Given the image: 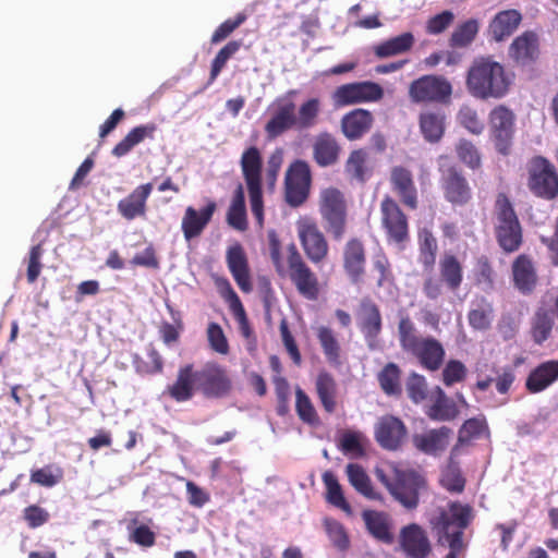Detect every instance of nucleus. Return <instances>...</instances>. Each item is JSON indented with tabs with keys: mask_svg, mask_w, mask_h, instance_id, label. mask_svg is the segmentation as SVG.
<instances>
[{
	"mask_svg": "<svg viewBox=\"0 0 558 558\" xmlns=\"http://www.w3.org/2000/svg\"><path fill=\"white\" fill-rule=\"evenodd\" d=\"M315 333L327 362L331 365H340L341 344L335 330L328 326H319Z\"/></svg>",
	"mask_w": 558,
	"mask_h": 558,
	"instance_id": "a18cd8bd",
	"label": "nucleus"
},
{
	"mask_svg": "<svg viewBox=\"0 0 558 558\" xmlns=\"http://www.w3.org/2000/svg\"><path fill=\"white\" fill-rule=\"evenodd\" d=\"M493 304L485 298H481L476 306L471 308L468 313V320L470 326L475 330H487L492 326L493 320Z\"/></svg>",
	"mask_w": 558,
	"mask_h": 558,
	"instance_id": "5fc2aeb1",
	"label": "nucleus"
},
{
	"mask_svg": "<svg viewBox=\"0 0 558 558\" xmlns=\"http://www.w3.org/2000/svg\"><path fill=\"white\" fill-rule=\"evenodd\" d=\"M312 184L310 166L304 160L293 161L287 170L284 179L286 202L299 207L306 202Z\"/></svg>",
	"mask_w": 558,
	"mask_h": 558,
	"instance_id": "dca6fc26",
	"label": "nucleus"
},
{
	"mask_svg": "<svg viewBox=\"0 0 558 558\" xmlns=\"http://www.w3.org/2000/svg\"><path fill=\"white\" fill-rule=\"evenodd\" d=\"M356 325L366 342L372 345L383 330V317L379 306L368 296L363 298L357 306Z\"/></svg>",
	"mask_w": 558,
	"mask_h": 558,
	"instance_id": "412c9836",
	"label": "nucleus"
},
{
	"mask_svg": "<svg viewBox=\"0 0 558 558\" xmlns=\"http://www.w3.org/2000/svg\"><path fill=\"white\" fill-rule=\"evenodd\" d=\"M151 191V183L136 186L128 196L118 202V213L129 221L136 218H144L147 213V199Z\"/></svg>",
	"mask_w": 558,
	"mask_h": 558,
	"instance_id": "cd10ccee",
	"label": "nucleus"
},
{
	"mask_svg": "<svg viewBox=\"0 0 558 558\" xmlns=\"http://www.w3.org/2000/svg\"><path fill=\"white\" fill-rule=\"evenodd\" d=\"M323 524L332 545L340 551L348 550L350 538L343 524L332 518H325Z\"/></svg>",
	"mask_w": 558,
	"mask_h": 558,
	"instance_id": "052dcab7",
	"label": "nucleus"
},
{
	"mask_svg": "<svg viewBox=\"0 0 558 558\" xmlns=\"http://www.w3.org/2000/svg\"><path fill=\"white\" fill-rule=\"evenodd\" d=\"M217 209V204L213 199H207L205 207L196 210L194 207H186L181 221V230L184 239L191 241L198 238L208 223Z\"/></svg>",
	"mask_w": 558,
	"mask_h": 558,
	"instance_id": "5701e85b",
	"label": "nucleus"
},
{
	"mask_svg": "<svg viewBox=\"0 0 558 558\" xmlns=\"http://www.w3.org/2000/svg\"><path fill=\"white\" fill-rule=\"evenodd\" d=\"M295 411L299 418L311 426L319 424V416L310 397L301 389L295 390Z\"/></svg>",
	"mask_w": 558,
	"mask_h": 558,
	"instance_id": "13d9d810",
	"label": "nucleus"
},
{
	"mask_svg": "<svg viewBox=\"0 0 558 558\" xmlns=\"http://www.w3.org/2000/svg\"><path fill=\"white\" fill-rule=\"evenodd\" d=\"M156 123H146L131 129L128 134L112 148V155L120 158L128 155L136 145L145 140H154Z\"/></svg>",
	"mask_w": 558,
	"mask_h": 558,
	"instance_id": "4c0bfd02",
	"label": "nucleus"
},
{
	"mask_svg": "<svg viewBox=\"0 0 558 558\" xmlns=\"http://www.w3.org/2000/svg\"><path fill=\"white\" fill-rule=\"evenodd\" d=\"M341 151V147L333 135L322 133L316 137L313 145V156L316 163L320 167L335 165Z\"/></svg>",
	"mask_w": 558,
	"mask_h": 558,
	"instance_id": "e433bc0d",
	"label": "nucleus"
},
{
	"mask_svg": "<svg viewBox=\"0 0 558 558\" xmlns=\"http://www.w3.org/2000/svg\"><path fill=\"white\" fill-rule=\"evenodd\" d=\"M478 29L480 24L475 19H470L459 24L449 38V46L451 48H465L470 46L474 41Z\"/></svg>",
	"mask_w": 558,
	"mask_h": 558,
	"instance_id": "6e6d98bb",
	"label": "nucleus"
},
{
	"mask_svg": "<svg viewBox=\"0 0 558 558\" xmlns=\"http://www.w3.org/2000/svg\"><path fill=\"white\" fill-rule=\"evenodd\" d=\"M507 53L514 68L534 70L542 54L539 36L534 31L523 32L512 40Z\"/></svg>",
	"mask_w": 558,
	"mask_h": 558,
	"instance_id": "2eb2a0df",
	"label": "nucleus"
},
{
	"mask_svg": "<svg viewBox=\"0 0 558 558\" xmlns=\"http://www.w3.org/2000/svg\"><path fill=\"white\" fill-rule=\"evenodd\" d=\"M515 114L505 105L495 106L488 114L489 137L496 151L502 156L511 153Z\"/></svg>",
	"mask_w": 558,
	"mask_h": 558,
	"instance_id": "f8f14e48",
	"label": "nucleus"
},
{
	"mask_svg": "<svg viewBox=\"0 0 558 558\" xmlns=\"http://www.w3.org/2000/svg\"><path fill=\"white\" fill-rule=\"evenodd\" d=\"M438 171L444 198L454 207L466 206L473 198V190L463 170L454 163H448L440 165Z\"/></svg>",
	"mask_w": 558,
	"mask_h": 558,
	"instance_id": "9b49d317",
	"label": "nucleus"
},
{
	"mask_svg": "<svg viewBox=\"0 0 558 558\" xmlns=\"http://www.w3.org/2000/svg\"><path fill=\"white\" fill-rule=\"evenodd\" d=\"M315 389L323 409L327 413H333L337 409L338 393L333 376L326 371L319 372L315 381Z\"/></svg>",
	"mask_w": 558,
	"mask_h": 558,
	"instance_id": "79ce46f5",
	"label": "nucleus"
},
{
	"mask_svg": "<svg viewBox=\"0 0 558 558\" xmlns=\"http://www.w3.org/2000/svg\"><path fill=\"white\" fill-rule=\"evenodd\" d=\"M495 238L506 254L517 252L523 243V230L517 213L506 194H499L495 203Z\"/></svg>",
	"mask_w": 558,
	"mask_h": 558,
	"instance_id": "423d86ee",
	"label": "nucleus"
},
{
	"mask_svg": "<svg viewBox=\"0 0 558 558\" xmlns=\"http://www.w3.org/2000/svg\"><path fill=\"white\" fill-rule=\"evenodd\" d=\"M381 225L388 241L403 244L409 240V223L405 214L390 196H385L380 203Z\"/></svg>",
	"mask_w": 558,
	"mask_h": 558,
	"instance_id": "a211bd4d",
	"label": "nucleus"
},
{
	"mask_svg": "<svg viewBox=\"0 0 558 558\" xmlns=\"http://www.w3.org/2000/svg\"><path fill=\"white\" fill-rule=\"evenodd\" d=\"M374 124V116L369 110L356 108L345 113L340 128L345 138L356 141L367 134Z\"/></svg>",
	"mask_w": 558,
	"mask_h": 558,
	"instance_id": "c756f323",
	"label": "nucleus"
},
{
	"mask_svg": "<svg viewBox=\"0 0 558 558\" xmlns=\"http://www.w3.org/2000/svg\"><path fill=\"white\" fill-rule=\"evenodd\" d=\"M298 90L290 89L284 96L276 98L270 107V118L264 126L267 140H275L290 130L306 131L319 121L322 101L317 97L307 98L296 110L291 97Z\"/></svg>",
	"mask_w": 558,
	"mask_h": 558,
	"instance_id": "f257e3e1",
	"label": "nucleus"
},
{
	"mask_svg": "<svg viewBox=\"0 0 558 558\" xmlns=\"http://www.w3.org/2000/svg\"><path fill=\"white\" fill-rule=\"evenodd\" d=\"M452 85L441 75L426 74L409 86V97L415 104L448 105L451 101Z\"/></svg>",
	"mask_w": 558,
	"mask_h": 558,
	"instance_id": "9d476101",
	"label": "nucleus"
},
{
	"mask_svg": "<svg viewBox=\"0 0 558 558\" xmlns=\"http://www.w3.org/2000/svg\"><path fill=\"white\" fill-rule=\"evenodd\" d=\"M378 480L386 486L390 495L408 510L416 509L420 495L427 487L423 475L414 470L395 469L392 477L383 471L377 472Z\"/></svg>",
	"mask_w": 558,
	"mask_h": 558,
	"instance_id": "39448f33",
	"label": "nucleus"
},
{
	"mask_svg": "<svg viewBox=\"0 0 558 558\" xmlns=\"http://www.w3.org/2000/svg\"><path fill=\"white\" fill-rule=\"evenodd\" d=\"M452 429L447 426L430 429L424 434H415L412 437L414 447L428 456H437L446 450Z\"/></svg>",
	"mask_w": 558,
	"mask_h": 558,
	"instance_id": "72a5a7b5",
	"label": "nucleus"
},
{
	"mask_svg": "<svg viewBox=\"0 0 558 558\" xmlns=\"http://www.w3.org/2000/svg\"><path fill=\"white\" fill-rule=\"evenodd\" d=\"M362 518L367 532L377 541L391 544L393 535L390 531V520L387 513L376 510H364Z\"/></svg>",
	"mask_w": 558,
	"mask_h": 558,
	"instance_id": "58836bf2",
	"label": "nucleus"
},
{
	"mask_svg": "<svg viewBox=\"0 0 558 558\" xmlns=\"http://www.w3.org/2000/svg\"><path fill=\"white\" fill-rule=\"evenodd\" d=\"M197 390L207 399H221L229 396L233 383L228 369L217 362H207L196 369Z\"/></svg>",
	"mask_w": 558,
	"mask_h": 558,
	"instance_id": "ddd939ff",
	"label": "nucleus"
},
{
	"mask_svg": "<svg viewBox=\"0 0 558 558\" xmlns=\"http://www.w3.org/2000/svg\"><path fill=\"white\" fill-rule=\"evenodd\" d=\"M514 288L522 294L533 293L537 286L538 276L533 258L526 254L518 255L511 265Z\"/></svg>",
	"mask_w": 558,
	"mask_h": 558,
	"instance_id": "c85d7f7f",
	"label": "nucleus"
},
{
	"mask_svg": "<svg viewBox=\"0 0 558 558\" xmlns=\"http://www.w3.org/2000/svg\"><path fill=\"white\" fill-rule=\"evenodd\" d=\"M457 122L473 135H481L485 129L477 110L471 105H462L457 112Z\"/></svg>",
	"mask_w": 558,
	"mask_h": 558,
	"instance_id": "bf43d9fd",
	"label": "nucleus"
},
{
	"mask_svg": "<svg viewBox=\"0 0 558 558\" xmlns=\"http://www.w3.org/2000/svg\"><path fill=\"white\" fill-rule=\"evenodd\" d=\"M437 248V240L433 233L427 229H423L418 233V260L424 270L433 271Z\"/></svg>",
	"mask_w": 558,
	"mask_h": 558,
	"instance_id": "3c124183",
	"label": "nucleus"
},
{
	"mask_svg": "<svg viewBox=\"0 0 558 558\" xmlns=\"http://www.w3.org/2000/svg\"><path fill=\"white\" fill-rule=\"evenodd\" d=\"M407 391L409 398L414 403H421L427 398V383L423 375L412 373L407 380Z\"/></svg>",
	"mask_w": 558,
	"mask_h": 558,
	"instance_id": "774afa93",
	"label": "nucleus"
},
{
	"mask_svg": "<svg viewBox=\"0 0 558 558\" xmlns=\"http://www.w3.org/2000/svg\"><path fill=\"white\" fill-rule=\"evenodd\" d=\"M558 380V360H548L535 366L525 379L530 393H539Z\"/></svg>",
	"mask_w": 558,
	"mask_h": 558,
	"instance_id": "f704fd0d",
	"label": "nucleus"
},
{
	"mask_svg": "<svg viewBox=\"0 0 558 558\" xmlns=\"http://www.w3.org/2000/svg\"><path fill=\"white\" fill-rule=\"evenodd\" d=\"M494 277L495 271L488 256H478L475 262L476 283L483 286L486 289H492L494 287Z\"/></svg>",
	"mask_w": 558,
	"mask_h": 558,
	"instance_id": "338daca9",
	"label": "nucleus"
},
{
	"mask_svg": "<svg viewBox=\"0 0 558 558\" xmlns=\"http://www.w3.org/2000/svg\"><path fill=\"white\" fill-rule=\"evenodd\" d=\"M240 166L246 183L251 210L259 227L264 225V201L262 190L263 158L256 146L245 149Z\"/></svg>",
	"mask_w": 558,
	"mask_h": 558,
	"instance_id": "6e6552de",
	"label": "nucleus"
},
{
	"mask_svg": "<svg viewBox=\"0 0 558 558\" xmlns=\"http://www.w3.org/2000/svg\"><path fill=\"white\" fill-rule=\"evenodd\" d=\"M296 230L308 260L313 264L322 263L328 256L329 244L317 222L308 217L302 218L296 222Z\"/></svg>",
	"mask_w": 558,
	"mask_h": 558,
	"instance_id": "f3484780",
	"label": "nucleus"
},
{
	"mask_svg": "<svg viewBox=\"0 0 558 558\" xmlns=\"http://www.w3.org/2000/svg\"><path fill=\"white\" fill-rule=\"evenodd\" d=\"M364 439L365 437L362 433L347 430L341 435L339 446L343 453L360 458L365 454V449L363 446Z\"/></svg>",
	"mask_w": 558,
	"mask_h": 558,
	"instance_id": "0e129e2a",
	"label": "nucleus"
},
{
	"mask_svg": "<svg viewBox=\"0 0 558 558\" xmlns=\"http://www.w3.org/2000/svg\"><path fill=\"white\" fill-rule=\"evenodd\" d=\"M420 130L428 143H438L446 130V116L440 110H426L418 117Z\"/></svg>",
	"mask_w": 558,
	"mask_h": 558,
	"instance_id": "ea45409f",
	"label": "nucleus"
},
{
	"mask_svg": "<svg viewBox=\"0 0 558 558\" xmlns=\"http://www.w3.org/2000/svg\"><path fill=\"white\" fill-rule=\"evenodd\" d=\"M457 464V459L453 461L449 459V465L441 475V485L450 493H461L465 486V480Z\"/></svg>",
	"mask_w": 558,
	"mask_h": 558,
	"instance_id": "e2e57ef3",
	"label": "nucleus"
},
{
	"mask_svg": "<svg viewBox=\"0 0 558 558\" xmlns=\"http://www.w3.org/2000/svg\"><path fill=\"white\" fill-rule=\"evenodd\" d=\"M521 21L522 14L515 9L498 12L487 27L489 39L496 43L505 41L518 29Z\"/></svg>",
	"mask_w": 558,
	"mask_h": 558,
	"instance_id": "2f4dec72",
	"label": "nucleus"
},
{
	"mask_svg": "<svg viewBox=\"0 0 558 558\" xmlns=\"http://www.w3.org/2000/svg\"><path fill=\"white\" fill-rule=\"evenodd\" d=\"M399 543L408 558H428L433 551L426 531L417 523H411L400 530Z\"/></svg>",
	"mask_w": 558,
	"mask_h": 558,
	"instance_id": "4be33fe9",
	"label": "nucleus"
},
{
	"mask_svg": "<svg viewBox=\"0 0 558 558\" xmlns=\"http://www.w3.org/2000/svg\"><path fill=\"white\" fill-rule=\"evenodd\" d=\"M438 267L445 287L452 292L459 290L463 282V265L458 256L445 253L439 259Z\"/></svg>",
	"mask_w": 558,
	"mask_h": 558,
	"instance_id": "a19ab883",
	"label": "nucleus"
},
{
	"mask_svg": "<svg viewBox=\"0 0 558 558\" xmlns=\"http://www.w3.org/2000/svg\"><path fill=\"white\" fill-rule=\"evenodd\" d=\"M512 84V74L493 56L475 58L465 76L469 94L480 100L502 99L509 94Z\"/></svg>",
	"mask_w": 558,
	"mask_h": 558,
	"instance_id": "20e7f679",
	"label": "nucleus"
},
{
	"mask_svg": "<svg viewBox=\"0 0 558 558\" xmlns=\"http://www.w3.org/2000/svg\"><path fill=\"white\" fill-rule=\"evenodd\" d=\"M345 471L350 484L356 492L368 499L381 500V495L374 489L369 476L360 464L349 463Z\"/></svg>",
	"mask_w": 558,
	"mask_h": 558,
	"instance_id": "de8ad7c7",
	"label": "nucleus"
},
{
	"mask_svg": "<svg viewBox=\"0 0 558 558\" xmlns=\"http://www.w3.org/2000/svg\"><path fill=\"white\" fill-rule=\"evenodd\" d=\"M269 254L278 275L288 278L300 296L307 301L318 300L322 292L319 278L294 243L286 247V254L282 257L280 241L276 234H270Z\"/></svg>",
	"mask_w": 558,
	"mask_h": 558,
	"instance_id": "f03ea898",
	"label": "nucleus"
},
{
	"mask_svg": "<svg viewBox=\"0 0 558 558\" xmlns=\"http://www.w3.org/2000/svg\"><path fill=\"white\" fill-rule=\"evenodd\" d=\"M226 262L234 281L241 291L248 293L253 289L248 260L243 246L236 242L229 246L226 254Z\"/></svg>",
	"mask_w": 558,
	"mask_h": 558,
	"instance_id": "bb28decb",
	"label": "nucleus"
},
{
	"mask_svg": "<svg viewBox=\"0 0 558 558\" xmlns=\"http://www.w3.org/2000/svg\"><path fill=\"white\" fill-rule=\"evenodd\" d=\"M475 518L474 509L469 504L451 501L448 509H441L430 519V529L439 546L449 548L445 558H459L464 556L468 542L464 541V531Z\"/></svg>",
	"mask_w": 558,
	"mask_h": 558,
	"instance_id": "7ed1b4c3",
	"label": "nucleus"
},
{
	"mask_svg": "<svg viewBox=\"0 0 558 558\" xmlns=\"http://www.w3.org/2000/svg\"><path fill=\"white\" fill-rule=\"evenodd\" d=\"M225 288H226V290L222 292V296L228 302L229 308H230L233 317L235 318V320L239 324V329H240L241 335L244 338L248 339L252 337L253 330L250 326V322L246 316L245 308H244L240 298L238 296V294L235 293V291L233 290V288L227 280L225 281Z\"/></svg>",
	"mask_w": 558,
	"mask_h": 558,
	"instance_id": "49530a36",
	"label": "nucleus"
},
{
	"mask_svg": "<svg viewBox=\"0 0 558 558\" xmlns=\"http://www.w3.org/2000/svg\"><path fill=\"white\" fill-rule=\"evenodd\" d=\"M384 97L383 87L372 81L354 82L338 86L331 94L335 108L364 102H375Z\"/></svg>",
	"mask_w": 558,
	"mask_h": 558,
	"instance_id": "4468645a",
	"label": "nucleus"
},
{
	"mask_svg": "<svg viewBox=\"0 0 558 558\" xmlns=\"http://www.w3.org/2000/svg\"><path fill=\"white\" fill-rule=\"evenodd\" d=\"M408 352L417 359L422 367L430 372L441 367L446 355L441 342L434 337H423Z\"/></svg>",
	"mask_w": 558,
	"mask_h": 558,
	"instance_id": "a878e982",
	"label": "nucleus"
},
{
	"mask_svg": "<svg viewBox=\"0 0 558 558\" xmlns=\"http://www.w3.org/2000/svg\"><path fill=\"white\" fill-rule=\"evenodd\" d=\"M408 437L404 422L391 414L378 418L374 426V438L378 446L387 451L401 449Z\"/></svg>",
	"mask_w": 558,
	"mask_h": 558,
	"instance_id": "6ab92c4d",
	"label": "nucleus"
},
{
	"mask_svg": "<svg viewBox=\"0 0 558 558\" xmlns=\"http://www.w3.org/2000/svg\"><path fill=\"white\" fill-rule=\"evenodd\" d=\"M241 46L242 40H231L217 52L216 57L211 61L209 78L202 90L209 87L217 80L228 60L240 50Z\"/></svg>",
	"mask_w": 558,
	"mask_h": 558,
	"instance_id": "864d4df0",
	"label": "nucleus"
},
{
	"mask_svg": "<svg viewBox=\"0 0 558 558\" xmlns=\"http://www.w3.org/2000/svg\"><path fill=\"white\" fill-rule=\"evenodd\" d=\"M344 171L350 180L365 183L374 172L368 151L365 148L352 150L345 161Z\"/></svg>",
	"mask_w": 558,
	"mask_h": 558,
	"instance_id": "c9c22d12",
	"label": "nucleus"
},
{
	"mask_svg": "<svg viewBox=\"0 0 558 558\" xmlns=\"http://www.w3.org/2000/svg\"><path fill=\"white\" fill-rule=\"evenodd\" d=\"M433 421H452L459 415V409L440 387L435 389V400L425 411Z\"/></svg>",
	"mask_w": 558,
	"mask_h": 558,
	"instance_id": "37998d69",
	"label": "nucleus"
},
{
	"mask_svg": "<svg viewBox=\"0 0 558 558\" xmlns=\"http://www.w3.org/2000/svg\"><path fill=\"white\" fill-rule=\"evenodd\" d=\"M197 390L196 369L193 364H185L178 371L175 380L168 385L165 393L177 402H186Z\"/></svg>",
	"mask_w": 558,
	"mask_h": 558,
	"instance_id": "7c9ffc66",
	"label": "nucleus"
},
{
	"mask_svg": "<svg viewBox=\"0 0 558 558\" xmlns=\"http://www.w3.org/2000/svg\"><path fill=\"white\" fill-rule=\"evenodd\" d=\"M322 480L326 487V500L350 514L352 512L350 504L347 501L342 487L337 476L331 471H326L322 475Z\"/></svg>",
	"mask_w": 558,
	"mask_h": 558,
	"instance_id": "8fccbe9b",
	"label": "nucleus"
},
{
	"mask_svg": "<svg viewBox=\"0 0 558 558\" xmlns=\"http://www.w3.org/2000/svg\"><path fill=\"white\" fill-rule=\"evenodd\" d=\"M390 184L400 202L409 209L415 210L418 206V194L411 170L396 166L390 171Z\"/></svg>",
	"mask_w": 558,
	"mask_h": 558,
	"instance_id": "b1692460",
	"label": "nucleus"
},
{
	"mask_svg": "<svg viewBox=\"0 0 558 558\" xmlns=\"http://www.w3.org/2000/svg\"><path fill=\"white\" fill-rule=\"evenodd\" d=\"M343 269L352 283H360L365 275L366 250L357 238L350 239L343 247Z\"/></svg>",
	"mask_w": 558,
	"mask_h": 558,
	"instance_id": "393cba45",
	"label": "nucleus"
},
{
	"mask_svg": "<svg viewBox=\"0 0 558 558\" xmlns=\"http://www.w3.org/2000/svg\"><path fill=\"white\" fill-rule=\"evenodd\" d=\"M456 154L459 160L472 170H476L482 166L481 154L470 140H459L456 145Z\"/></svg>",
	"mask_w": 558,
	"mask_h": 558,
	"instance_id": "680f3d73",
	"label": "nucleus"
},
{
	"mask_svg": "<svg viewBox=\"0 0 558 558\" xmlns=\"http://www.w3.org/2000/svg\"><path fill=\"white\" fill-rule=\"evenodd\" d=\"M149 362L144 361L138 354L133 356L135 371L141 375H155L163 371V360L157 349L150 343L147 349Z\"/></svg>",
	"mask_w": 558,
	"mask_h": 558,
	"instance_id": "4d7b16f0",
	"label": "nucleus"
},
{
	"mask_svg": "<svg viewBox=\"0 0 558 558\" xmlns=\"http://www.w3.org/2000/svg\"><path fill=\"white\" fill-rule=\"evenodd\" d=\"M526 185L535 197L555 201L558 197V171L555 165L543 156L533 157L527 165Z\"/></svg>",
	"mask_w": 558,
	"mask_h": 558,
	"instance_id": "1a4fd4ad",
	"label": "nucleus"
},
{
	"mask_svg": "<svg viewBox=\"0 0 558 558\" xmlns=\"http://www.w3.org/2000/svg\"><path fill=\"white\" fill-rule=\"evenodd\" d=\"M414 43L415 39L413 34L411 32H405L377 44L374 46L373 51L379 59L389 58L410 51Z\"/></svg>",
	"mask_w": 558,
	"mask_h": 558,
	"instance_id": "c03bdc74",
	"label": "nucleus"
},
{
	"mask_svg": "<svg viewBox=\"0 0 558 558\" xmlns=\"http://www.w3.org/2000/svg\"><path fill=\"white\" fill-rule=\"evenodd\" d=\"M398 333L400 345L407 352L423 338L416 335L415 325L408 315L400 318Z\"/></svg>",
	"mask_w": 558,
	"mask_h": 558,
	"instance_id": "69168bd1",
	"label": "nucleus"
},
{
	"mask_svg": "<svg viewBox=\"0 0 558 558\" xmlns=\"http://www.w3.org/2000/svg\"><path fill=\"white\" fill-rule=\"evenodd\" d=\"M377 379L381 390L387 396H400L401 388V369L396 363H388L378 373Z\"/></svg>",
	"mask_w": 558,
	"mask_h": 558,
	"instance_id": "603ef678",
	"label": "nucleus"
},
{
	"mask_svg": "<svg viewBox=\"0 0 558 558\" xmlns=\"http://www.w3.org/2000/svg\"><path fill=\"white\" fill-rule=\"evenodd\" d=\"M555 316L558 319V295L553 300L551 306L542 301L531 317L530 336L536 345H543L551 338Z\"/></svg>",
	"mask_w": 558,
	"mask_h": 558,
	"instance_id": "aec40b11",
	"label": "nucleus"
},
{
	"mask_svg": "<svg viewBox=\"0 0 558 558\" xmlns=\"http://www.w3.org/2000/svg\"><path fill=\"white\" fill-rule=\"evenodd\" d=\"M489 435V427L484 415L466 420L458 432L457 444L450 451V460L458 459L465 446H470L475 439Z\"/></svg>",
	"mask_w": 558,
	"mask_h": 558,
	"instance_id": "473e14b6",
	"label": "nucleus"
},
{
	"mask_svg": "<svg viewBox=\"0 0 558 558\" xmlns=\"http://www.w3.org/2000/svg\"><path fill=\"white\" fill-rule=\"evenodd\" d=\"M227 222L238 231L247 229L245 195L242 184H239L234 191L233 198L227 211Z\"/></svg>",
	"mask_w": 558,
	"mask_h": 558,
	"instance_id": "09e8293b",
	"label": "nucleus"
},
{
	"mask_svg": "<svg viewBox=\"0 0 558 558\" xmlns=\"http://www.w3.org/2000/svg\"><path fill=\"white\" fill-rule=\"evenodd\" d=\"M318 211L326 232L335 241H340L347 233L348 206L344 194L337 187L320 191Z\"/></svg>",
	"mask_w": 558,
	"mask_h": 558,
	"instance_id": "0eeeda50",
	"label": "nucleus"
}]
</instances>
